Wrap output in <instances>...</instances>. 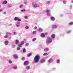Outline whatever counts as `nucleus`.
<instances>
[{
    "instance_id": "obj_28",
    "label": "nucleus",
    "mask_w": 73,
    "mask_h": 73,
    "mask_svg": "<svg viewBox=\"0 0 73 73\" xmlns=\"http://www.w3.org/2000/svg\"><path fill=\"white\" fill-rule=\"evenodd\" d=\"M72 24H73V22H70L69 24V25H72Z\"/></svg>"
},
{
    "instance_id": "obj_35",
    "label": "nucleus",
    "mask_w": 73,
    "mask_h": 73,
    "mask_svg": "<svg viewBox=\"0 0 73 73\" xmlns=\"http://www.w3.org/2000/svg\"><path fill=\"white\" fill-rule=\"evenodd\" d=\"M63 4H66V1H63Z\"/></svg>"
},
{
    "instance_id": "obj_4",
    "label": "nucleus",
    "mask_w": 73,
    "mask_h": 73,
    "mask_svg": "<svg viewBox=\"0 0 73 73\" xmlns=\"http://www.w3.org/2000/svg\"><path fill=\"white\" fill-rule=\"evenodd\" d=\"M24 44V41H22L21 42V43H20V44H18V46H19V47H20V48H21V47H22L21 46L23 45Z\"/></svg>"
},
{
    "instance_id": "obj_9",
    "label": "nucleus",
    "mask_w": 73,
    "mask_h": 73,
    "mask_svg": "<svg viewBox=\"0 0 73 73\" xmlns=\"http://www.w3.org/2000/svg\"><path fill=\"white\" fill-rule=\"evenodd\" d=\"M28 64H29V63L28 62V61H25L24 62V65L25 66H27V65H28Z\"/></svg>"
},
{
    "instance_id": "obj_32",
    "label": "nucleus",
    "mask_w": 73,
    "mask_h": 73,
    "mask_svg": "<svg viewBox=\"0 0 73 73\" xmlns=\"http://www.w3.org/2000/svg\"><path fill=\"white\" fill-rule=\"evenodd\" d=\"M13 34L14 35H16L17 34V32H14L13 33Z\"/></svg>"
},
{
    "instance_id": "obj_45",
    "label": "nucleus",
    "mask_w": 73,
    "mask_h": 73,
    "mask_svg": "<svg viewBox=\"0 0 73 73\" xmlns=\"http://www.w3.org/2000/svg\"><path fill=\"white\" fill-rule=\"evenodd\" d=\"M26 46H28L29 45V43H26Z\"/></svg>"
},
{
    "instance_id": "obj_18",
    "label": "nucleus",
    "mask_w": 73,
    "mask_h": 73,
    "mask_svg": "<svg viewBox=\"0 0 73 73\" xmlns=\"http://www.w3.org/2000/svg\"><path fill=\"white\" fill-rule=\"evenodd\" d=\"M40 36L42 37H45V34L43 33H41L40 35Z\"/></svg>"
},
{
    "instance_id": "obj_55",
    "label": "nucleus",
    "mask_w": 73,
    "mask_h": 73,
    "mask_svg": "<svg viewBox=\"0 0 73 73\" xmlns=\"http://www.w3.org/2000/svg\"><path fill=\"white\" fill-rule=\"evenodd\" d=\"M9 34L10 35H11V33H9Z\"/></svg>"
},
{
    "instance_id": "obj_15",
    "label": "nucleus",
    "mask_w": 73,
    "mask_h": 73,
    "mask_svg": "<svg viewBox=\"0 0 73 73\" xmlns=\"http://www.w3.org/2000/svg\"><path fill=\"white\" fill-rule=\"evenodd\" d=\"M19 43V41L18 40H16L15 44L16 45H18Z\"/></svg>"
},
{
    "instance_id": "obj_17",
    "label": "nucleus",
    "mask_w": 73,
    "mask_h": 73,
    "mask_svg": "<svg viewBox=\"0 0 73 73\" xmlns=\"http://www.w3.org/2000/svg\"><path fill=\"white\" fill-rule=\"evenodd\" d=\"M8 7L9 8H11L12 7V4H8Z\"/></svg>"
},
{
    "instance_id": "obj_58",
    "label": "nucleus",
    "mask_w": 73,
    "mask_h": 73,
    "mask_svg": "<svg viewBox=\"0 0 73 73\" xmlns=\"http://www.w3.org/2000/svg\"><path fill=\"white\" fill-rule=\"evenodd\" d=\"M46 33L45 34V35H46Z\"/></svg>"
},
{
    "instance_id": "obj_53",
    "label": "nucleus",
    "mask_w": 73,
    "mask_h": 73,
    "mask_svg": "<svg viewBox=\"0 0 73 73\" xmlns=\"http://www.w3.org/2000/svg\"><path fill=\"white\" fill-rule=\"evenodd\" d=\"M53 69H54V70H56V68H53Z\"/></svg>"
},
{
    "instance_id": "obj_5",
    "label": "nucleus",
    "mask_w": 73,
    "mask_h": 73,
    "mask_svg": "<svg viewBox=\"0 0 73 73\" xmlns=\"http://www.w3.org/2000/svg\"><path fill=\"white\" fill-rule=\"evenodd\" d=\"M53 61V59L51 58L50 59L48 60V62L49 64H51V63Z\"/></svg>"
},
{
    "instance_id": "obj_43",
    "label": "nucleus",
    "mask_w": 73,
    "mask_h": 73,
    "mask_svg": "<svg viewBox=\"0 0 73 73\" xmlns=\"http://www.w3.org/2000/svg\"><path fill=\"white\" fill-rule=\"evenodd\" d=\"M6 13H6V12H4L3 13V15H6Z\"/></svg>"
},
{
    "instance_id": "obj_52",
    "label": "nucleus",
    "mask_w": 73,
    "mask_h": 73,
    "mask_svg": "<svg viewBox=\"0 0 73 73\" xmlns=\"http://www.w3.org/2000/svg\"><path fill=\"white\" fill-rule=\"evenodd\" d=\"M2 11H3V10L0 9V12H2Z\"/></svg>"
},
{
    "instance_id": "obj_21",
    "label": "nucleus",
    "mask_w": 73,
    "mask_h": 73,
    "mask_svg": "<svg viewBox=\"0 0 73 73\" xmlns=\"http://www.w3.org/2000/svg\"><path fill=\"white\" fill-rule=\"evenodd\" d=\"M44 51L45 52H48L49 51V48H46L44 49Z\"/></svg>"
},
{
    "instance_id": "obj_19",
    "label": "nucleus",
    "mask_w": 73,
    "mask_h": 73,
    "mask_svg": "<svg viewBox=\"0 0 73 73\" xmlns=\"http://www.w3.org/2000/svg\"><path fill=\"white\" fill-rule=\"evenodd\" d=\"M19 19V17H16L14 18V20L15 21H17V20H18V19Z\"/></svg>"
},
{
    "instance_id": "obj_22",
    "label": "nucleus",
    "mask_w": 73,
    "mask_h": 73,
    "mask_svg": "<svg viewBox=\"0 0 73 73\" xmlns=\"http://www.w3.org/2000/svg\"><path fill=\"white\" fill-rule=\"evenodd\" d=\"M51 20L52 21H54L55 20V18L54 17H51Z\"/></svg>"
},
{
    "instance_id": "obj_50",
    "label": "nucleus",
    "mask_w": 73,
    "mask_h": 73,
    "mask_svg": "<svg viewBox=\"0 0 73 73\" xmlns=\"http://www.w3.org/2000/svg\"><path fill=\"white\" fill-rule=\"evenodd\" d=\"M21 59L22 60H24L25 59V58H21Z\"/></svg>"
},
{
    "instance_id": "obj_16",
    "label": "nucleus",
    "mask_w": 73,
    "mask_h": 73,
    "mask_svg": "<svg viewBox=\"0 0 73 73\" xmlns=\"http://www.w3.org/2000/svg\"><path fill=\"white\" fill-rule=\"evenodd\" d=\"M32 53H29L27 54V56L28 57H30V56H32Z\"/></svg>"
},
{
    "instance_id": "obj_12",
    "label": "nucleus",
    "mask_w": 73,
    "mask_h": 73,
    "mask_svg": "<svg viewBox=\"0 0 73 73\" xmlns=\"http://www.w3.org/2000/svg\"><path fill=\"white\" fill-rule=\"evenodd\" d=\"M9 43V42L8 41L6 40L5 42V45H7Z\"/></svg>"
},
{
    "instance_id": "obj_24",
    "label": "nucleus",
    "mask_w": 73,
    "mask_h": 73,
    "mask_svg": "<svg viewBox=\"0 0 73 73\" xmlns=\"http://www.w3.org/2000/svg\"><path fill=\"white\" fill-rule=\"evenodd\" d=\"M7 1H5L3 2V4H7Z\"/></svg>"
},
{
    "instance_id": "obj_30",
    "label": "nucleus",
    "mask_w": 73,
    "mask_h": 73,
    "mask_svg": "<svg viewBox=\"0 0 73 73\" xmlns=\"http://www.w3.org/2000/svg\"><path fill=\"white\" fill-rule=\"evenodd\" d=\"M46 55H48V54H47V53L45 52L43 54V56H46Z\"/></svg>"
},
{
    "instance_id": "obj_20",
    "label": "nucleus",
    "mask_w": 73,
    "mask_h": 73,
    "mask_svg": "<svg viewBox=\"0 0 73 73\" xmlns=\"http://www.w3.org/2000/svg\"><path fill=\"white\" fill-rule=\"evenodd\" d=\"M42 29H41V28H39V29H38V31H39V32H42Z\"/></svg>"
},
{
    "instance_id": "obj_26",
    "label": "nucleus",
    "mask_w": 73,
    "mask_h": 73,
    "mask_svg": "<svg viewBox=\"0 0 73 73\" xmlns=\"http://www.w3.org/2000/svg\"><path fill=\"white\" fill-rule=\"evenodd\" d=\"M26 29H29V27L28 26H26L25 27Z\"/></svg>"
},
{
    "instance_id": "obj_36",
    "label": "nucleus",
    "mask_w": 73,
    "mask_h": 73,
    "mask_svg": "<svg viewBox=\"0 0 73 73\" xmlns=\"http://www.w3.org/2000/svg\"><path fill=\"white\" fill-rule=\"evenodd\" d=\"M26 11V10H25V9L21 10V12H25Z\"/></svg>"
},
{
    "instance_id": "obj_8",
    "label": "nucleus",
    "mask_w": 73,
    "mask_h": 73,
    "mask_svg": "<svg viewBox=\"0 0 73 73\" xmlns=\"http://www.w3.org/2000/svg\"><path fill=\"white\" fill-rule=\"evenodd\" d=\"M45 62V59H44V58H42L41 60H40V63H44Z\"/></svg>"
},
{
    "instance_id": "obj_23",
    "label": "nucleus",
    "mask_w": 73,
    "mask_h": 73,
    "mask_svg": "<svg viewBox=\"0 0 73 73\" xmlns=\"http://www.w3.org/2000/svg\"><path fill=\"white\" fill-rule=\"evenodd\" d=\"M13 68L14 69H16L17 68V66H14L13 67Z\"/></svg>"
},
{
    "instance_id": "obj_38",
    "label": "nucleus",
    "mask_w": 73,
    "mask_h": 73,
    "mask_svg": "<svg viewBox=\"0 0 73 73\" xmlns=\"http://www.w3.org/2000/svg\"><path fill=\"white\" fill-rule=\"evenodd\" d=\"M4 37L5 38H8V35H5L4 36Z\"/></svg>"
},
{
    "instance_id": "obj_10",
    "label": "nucleus",
    "mask_w": 73,
    "mask_h": 73,
    "mask_svg": "<svg viewBox=\"0 0 73 73\" xmlns=\"http://www.w3.org/2000/svg\"><path fill=\"white\" fill-rule=\"evenodd\" d=\"M13 56L15 58H19V57H18L17 55V54H14L13 55Z\"/></svg>"
},
{
    "instance_id": "obj_29",
    "label": "nucleus",
    "mask_w": 73,
    "mask_h": 73,
    "mask_svg": "<svg viewBox=\"0 0 73 73\" xmlns=\"http://www.w3.org/2000/svg\"><path fill=\"white\" fill-rule=\"evenodd\" d=\"M46 3L47 4H49L50 3V1H48Z\"/></svg>"
},
{
    "instance_id": "obj_46",
    "label": "nucleus",
    "mask_w": 73,
    "mask_h": 73,
    "mask_svg": "<svg viewBox=\"0 0 73 73\" xmlns=\"http://www.w3.org/2000/svg\"><path fill=\"white\" fill-rule=\"evenodd\" d=\"M70 9H72V5H70Z\"/></svg>"
},
{
    "instance_id": "obj_25",
    "label": "nucleus",
    "mask_w": 73,
    "mask_h": 73,
    "mask_svg": "<svg viewBox=\"0 0 73 73\" xmlns=\"http://www.w3.org/2000/svg\"><path fill=\"white\" fill-rule=\"evenodd\" d=\"M23 53H25L26 52V50H25V48H24L23 51Z\"/></svg>"
},
{
    "instance_id": "obj_7",
    "label": "nucleus",
    "mask_w": 73,
    "mask_h": 73,
    "mask_svg": "<svg viewBox=\"0 0 73 73\" xmlns=\"http://www.w3.org/2000/svg\"><path fill=\"white\" fill-rule=\"evenodd\" d=\"M46 12L47 13V16H50V13H49L50 11L49 10H46Z\"/></svg>"
},
{
    "instance_id": "obj_34",
    "label": "nucleus",
    "mask_w": 73,
    "mask_h": 73,
    "mask_svg": "<svg viewBox=\"0 0 73 73\" xmlns=\"http://www.w3.org/2000/svg\"><path fill=\"white\" fill-rule=\"evenodd\" d=\"M23 5H21L20 6L19 8H23Z\"/></svg>"
},
{
    "instance_id": "obj_48",
    "label": "nucleus",
    "mask_w": 73,
    "mask_h": 73,
    "mask_svg": "<svg viewBox=\"0 0 73 73\" xmlns=\"http://www.w3.org/2000/svg\"><path fill=\"white\" fill-rule=\"evenodd\" d=\"M12 24H9V26H12Z\"/></svg>"
},
{
    "instance_id": "obj_49",
    "label": "nucleus",
    "mask_w": 73,
    "mask_h": 73,
    "mask_svg": "<svg viewBox=\"0 0 73 73\" xmlns=\"http://www.w3.org/2000/svg\"><path fill=\"white\" fill-rule=\"evenodd\" d=\"M9 34V33L7 32L6 33V34L7 35H8Z\"/></svg>"
},
{
    "instance_id": "obj_13",
    "label": "nucleus",
    "mask_w": 73,
    "mask_h": 73,
    "mask_svg": "<svg viewBox=\"0 0 73 73\" xmlns=\"http://www.w3.org/2000/svg\"><path fill=\"white\" fill-rule=\"evenodd\" d=\"M30 69H31V67L29 66H27L25 68V69H27V70H29Z\"/></svg>"
},
{
    "instance_id": "obj_42",
    "label": "nucleus",
    "mask_w": 73,
    "mask_h": 73,
    "mask_svg": "<svg viewBox=\"0 0 73 73\" xmlns=\"http://www.w3.org/2000/svg\"><path fill=\"white\" fill-rule=\"evenodd\" d=\"M17 50H20V48L17 47Z\"/></svg>"
},
{
    "instance_id": "obj_27",
    "label": "nucleus",
    "mask_w": 73,
    "mask_h": 73,
    "mask_svg": "<svg viewBox=\"0 0 73 73\" xmlns=\"http://www.w3.org/2000/svg\"><path fill=\"white\" fill-rule=\"evenodd\" d=\"M36 31H34L33 32V35H36Z\"/></svg>"
},
{
    "instance_id": "obj_54",
    "label": "nucleus",
    "mask_w": 73,
    "mask_h": 73,
    "mask_svg": "<svg viewBox=\"0 0 73 73\" xmlns=\"http://www.w3.org/2000/svg\"><path fill=\"white\" fill-rule=\"evenodd\" d=\"M60 16H61V17H62V16H63V15H62V14H61V15H60Z\"/></svg>"
},
{
    "instance_id": "obj_31",
    "label": "nucleus",
    "mask_w": 73,
    "mask_h": 73,
    "mask_svg": "<svg viewBox=\"0 0 73 73\" xmlns=\"http://www.w3.org/2000/svg\"><path fill=\"white\" fill-rule=\"evenodd\" d=\"M71 32V31L70 30L67 32V33H70Z\"/></svg>"
},
{
    "instance_id": "obj_39",
    "label": "nucleus",
    "mask_w": 73,
    "mask_h": 73,
    "mask_svg": "<svg viewBox=\"0 0 73 73\" xmlns=\"http://www.w3.org/2000/svg\"><path fill=\"white\" fill-rule=\"evenodd\" d=\"M9 64H12V61L11 60H9Z\"/></svg>"
},
{
    "instance_id": "obj_2",
    "label": "nucleus",
    "mask_w": 73,
    "mask_h": 73,
    "mask_svg": "<svg viewBox=\"0 0 73 73\" xmlns=\"http://www.w3.org/2000/svg\"><path fill=\"white\" fill-rule=\"evenodd\" d=\"M52 41V39L50 37H48L46 39V42L50 44L51 43Z\"/></svg>"
},
{
    "instance_id": "obj_14",
    "label": "nucleus",
    "mask_w": 73,
    "mask_h": 73,
    "mask_svg": "<svg viewBox=\"0 0 73 73\" xmlns=\"http://www.w3.org/2000/svg\"><path fill=\"white\" fill-rule=\"evenodd\" d=\"M19 22H17V24H16V25L17 27H20V25H19Z\"/></svg>"
},
{
    "instance_id": "obj_47",
    "label": "nucleus",
    "mask_w": 73,
    "mask_h": 73,
    "mask_svg": "<svg viewBox=\"0 0 73 73\" xmlns=\"http://www.w3.org/2000/svg\"><path fill=\"white\" fill-rule=\"evenodd\" d=\"M24 4H25V5L27 4V2H25L24 3Z\"/></svg>"
},
{
    "instance_id": "obj_6",
    "label": "nucleus",
    "mask_w": 73,
    "mask_h": 73,
    "mask_svg": "<svg viewBox=\"0 0 73 73\" xmlns=\"http://www.w3.org/2000/svg\"><path fill=\"white\" fill-rule=\"evenodd\" d=\"M52 28H53V29H56L57 28V26L55 25H52Z\"/></svg>"
},
{
    "instance_id": "obj_33",
    "label": "nucleus",
    "mask_w": 73,
    "mask_h": 73,
    "mask_svg": "<svg viewBox=\"0 0 73 73\" xmlns=\"http://www.w3.org/2000/svg\"><path fill=\"white\" fill-rule=\"evenodd\" d=\"M36 40V38H35L33 39V41H35V40Z\"/></svg>"
},
{
    "instance_id": "obj_57",
    "label": "nucleus",
    "mask_w": 73,
    "mask_h": 73,
    "mask_svg": "<svg viewBox=\"0 0 73 73\" xmlns=\"http://www.w3.org/2000/svg\"><path fill=\"white\" fill-rule=\"evenodd\" d=\"M9 38H11V37H9Z\"/></svg>"
},
{
    "instance_id": "obj_3",
    "label": "nucleus",
    "mask_w": 73,
    "mask_h": 73,
    "mask_svg": "<svg viewBox=\"0 0 73 73\" xmlns=\"http://www.w3.org/2000/svg\"><path fill=\"white\" fill-rule=\"evenodd\" d=\"M33 6L34 8H36L37 7H39V5H38L36 4H35L33 2L32 3Z\"/></svg>"
},
{
    "instance_id": "obj_1",
    "label": "nucleus",
    "mask_w": 73,
    "mask_h": 73,
    "mask_svg": "<svg viewBox=\"0 0 73 73\" xmlns=\"http://www.w3.org/2000/svg\"><path fill=\"white\" fill-rule=\"evenodd\" d=\"M40 56L38 55L36 56L34 58V61L35 63H37L39 61V60H40Z\"/></svg>"
},
{
    "instance_id": "obj_56",
    "label": "nucleus",
    "mask_w": 73,
    "mask_h": 73,
    "mask_svg": "<svg viewBox=\"0 0 73 73\" xmlns=\"http://www.w3.org/2000/svg\"><path fill=\"white\" fill-rule=\"evenodd\" d=\"M71 2H72V3H73V1H71Z\"/></svg>"
},
{
    "instance_id": "obj_51",
    "label": "nucleus",
    "mask_w": 73,
    "mask_h": 73,
    "mask_svg": "<svg viewBox=\"0 0 73 73\" xmlns=\"http://www.w3.org/2000/svg\"><path fill=\"white\" fill-rule=\"evenodd\" d=\"M37 28V27H35V29H36Z\"/></svg>"
},
{
    "instance_id": "obj_40",
    "label": "nucleus",
    "mask_w": 73,
    "mask_h": 73,
    "mask_svg": "<svg viewBox=\"0 0 73 73\" xmlns=\"http://www.w3.org/2000/svg\"><path fill=\"white\" fill-rule=\"evenodd\" d=\"M18 21H21V20L20 19H19V18H18Z\"/></svg>"
},
{
    "instance_id": "obj_37",
    "label": "nucleus",
    "mask_w": 73,
    "mask_h": 73,
    "mask_svg": "<svg viewBox=\"0 0 73 73\" xmlns=\"http://www.w3.org/2000/svg\"><path fill=\"white\" fill-rule=\"evenodd\" d=\"M15 46H16V45H12V48H14L15 47Z\"/></svg>"
},
{
    "instance_id": "obj_44",
    "label": "nucleus",
    "mask_w": 73,
    "mask_h": 73,
    "mask_svg": "<svg viewBox=\"0 0 73 73\" xmlns=\"http://www.w3.org/2000/svg\"><path fill=\"white\" fill-rule=\"evenodd\" d=\"M25 18L27 19L28 18V17L27 16H25Z\"/></svg>"
},
{
    "instance_id": "obj_41",
    "label": "nucleus",
    "mask_w": 73,
    "mask_h": 73,
    "mask_svg": "<svg viewBox=\"0 0 73 73\" xmlns=\"http://www.w3.org/2000/svg\"><path fill=\"white\" fill-rule=\"evenodd\" d=\"M60 62V60H58L57 61V63H59Z\"/></svg>"
},
{
    "instance_id": "obj_11",
    "label": "nucleus",
    "mask_w": 73,
    "mask_h": 73,
    "mask_svg": "<svg viewBox=\"0 0 73 73\" xmlns=\"http://www.w3.org/2000/svg\"><path fill=\"white\" fill-rule=\"evenodd\" d=\"M55 36L54 34H53L51 35V37L52 39L54 38H55Z\"/></svg>"
}]
</instances>
